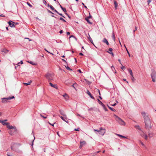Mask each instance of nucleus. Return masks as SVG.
I'll list each match as a JSON object with an SVG mask.
<instances>
[{
  "instance_id": "f257e3e1",
  "label": "nucleus",
  "mask_w": 156,
  "mask_h": 156,
  "mask_svg": "<svg viewBox=\"0 0 156 156\" xmlns=\"http://www.w3.org/2000/svg\"><path fill=\"white\" fill-rule=\"evenodd\" d=\"M144 122L145 124V128L146 129L149 130L151 128L152 126L150 119L144 120Z\"/></svg>"
},
{
  "instance_id": "f03ea898",
  "label": "nucleus",
  "mask_w": 156,
  "mask_h": 156,
  "mask_svg": "<svg viewBox=\"0 0 156 156\" xmlns=\"http://www.w3.org/2000/svg\"><path fill=\"white\" fill-rule=\"evenodd\" d=\"M15 97L14 96H12V97H9L7 98H1L2 100V103L5 104L9 102V100H10L14 98Z\"/></svg>"
},
{
  "instance_id": "7ed1b4c3",
  "label": "nucleus",
  "mask_w": 156,
  "mask_h": 156,
  "mask_svg": "<svg viewBox=\"0 0 156 156\" xmlns=\"http://www.w3.org/2000/svg\"><path fill=\"white\" fill-rule=\"evenodd\" d=\"M151 76L153 82H155L156 79V71L154 69H151Z\"/></svg>"
},
{
  "instance_id": "20e7f679",
  "label": "nucleus",
  "mask_w": 156,
  "mask_h": 156,
  "mask_svg": "<svg viewBox=\"0 0 156 156\" xmlns=\"http://www.w3.org/2000/svg\"><path fill=\"white\" fill-rule=\"evenodd\" d=\"M115 116L116 117V120L118 122L119 124L122 125H125V123L120 118L116 115H115Z\"/></svg>"
},
{
  "instance_id": "39448f33",
  "label": "nucleus",
  "mask_w": 156,
  "mask_h": 156,
  "mask_svg": "<svg viewBox=\"0 0 156 156\" xmlns=\"http://www.w3.org/2000/svg\"><path fill=\"white\" fill-rule=\"evenodd\" d=\"M45 77L49 81L53 80V77L52 75L50 73H47L45 75Z\"/></svg>"
},
{
  "instance_id": "423d86ee",
  "label": "nucleus",
  "mask_w": 156,
  "mask_h": 156,
  "mask_svg": "<svg viewBox=\"0 0 156 156\" xmlns=\"http://www.w3.org/2000/svg\"><path fill=\"white\" fill-rule=\"evenodd\" d=\"M105 132V129L101 127L99 129V134L102 136H103Z\"/></svg>"
},
{
  "instance_id": "0eeeda50",
  "label": "nucleus",
  "mask_w": 156,
  "mask_h": 156,
  "mask_svg": "<svg viewBox=\"0 0 156 156\" xmlns=\"http://www.w3.org/2000/svg\"><path fill=\"white\" fill-rule=\"evenodd\" d=\"M141 113L143 117L144 118V120L150 119L148 115H147V113H146L144 112H142Z\"/></svg>"
},
{
  "instance_id": "6e6552de",
  "label": "nucleus",
  "mask_w": 156,
  "mask_h": 156,
  "mask_svg": "<svg viewBox=\"0 0 156 156\" xmlns=\"http://www.w3.org/2000/svg\"><path fill=\"white\" fill-rule=\"evenodd\" d=\"M7 127L9 129H12L13 130H14V132H17V129L15 126H12L8 125Z\"/></svg>"
},
{
  "instance_id": "1a4fd4ad",
  "label": "nucleus",
  "mask_w": 156,
  "mask_h": 156,
  "mask_svg": "<svg viewBox=\"0 0 156 156\" xmlns=\"http://www.w3.org/2000/svg\"><path fill=\"white\" fill-rule=\"evenodd\" d=\"M13 23H15L11 21H10L8 22L9 26L11 27H15V24Z\"/></svg>"
},
{
  "instance_id": "9d476101",
  "label": "nucleus",
  "mask_w": 156,
  "mask_h": 156,
  "mask_svg": "<svg viewBox=\"0 0 156 156\" xmlns=\"http://www.w3.org/2000/svg\"><path fill=\"white\" fill-rule=\"evenodd\" d=\"M59 112L60 114L63 115L64 117H65V119H67V116L66 114H65L64 112L62 110H60L59 111Z\"/></svg>"
},
{
  "instance_id": "9b49d317",
  "label": "nucleus",
  "mask_w": 156,
  "mask_h": 156,
  "mask_svg": "<svg viewBox=\"0 0 156 156\" xmlns=\"http://www.w3.org/2000/svg\"><path fill=\"white\" fill-rule=\"evenodd\" d=\"M86 93L87 94H88L90 96V97L91 98H92L93 99H94V97L92 95L91 93L88 90H87Z\"/></svg>"
},
{
  "instance_id": "f8f14e48",
  "label": "nucleus",
  "mask_w": 156,
  "mask_h": 156,
  "mask_svg": "<svg viewBox=\"0 0 156 156\" xmlns=\"http://www.w3.org/2000/svg\"><path fill=\"white\" fill-rule=\"evenodd\" d=\"M0 122L2 123L3 125L8 126L9 124V122H6L3 120L0 119Z\"/></svg>"
},
{
  "instance_id": "ddd939ff",
  "label": "nucleus",
  "mask_w": 156,
  "mask_h": 156,
  "mask_svg": "<svg viewBox=\"0 0 156 156\" xmlns=\"http://www.w3.org/2000/svg\"><path fill=\"white\" fill-rule=\"evenodd\" d=\"M16 132H14V130H10L9 131V133L11 135H13L16 133Z\"/></svg>"
},
{
  "instance_id": "4468645a",
  "label": "nucleus",
  "mask_w": 156,
  "mask_h": 156,
  "mask_svg": "<svg viewBox=\"0 0 156 156\" xmlns=\"http://www.w3.org/2000/svg\"><path fill=\"white\" fill-rule=\"evenodd\" d=\"M63 96L64 97L66 101H67L69 98V96L68 95L66 94H65L64 95H63Z\"/></svg>"
},
{
  "instance_id": "2eb2a0df",
  "label": "nucleus",
  "mask_w": 156,
  "mask_h": 156,
  "mask_svg": "<svg viewBox=\"0 0 156 156\" xmlns=\"http://www.w3.org/2000/svg\"><path fill=\"white\" fill-rule=\"evenodd\" d=\"M49 84H50V85L52 87H54L55 89H57L58 88V87H57V85H54V84H53L52 83L50 82L49 83Z\"/></svg>"
},
{
  "instance_id": "dca6fc26",
  "label": "nucleus",
  "mask_w": 156,
  "mask_h": 156,
  "mask_svg": "<svg viewBox=\"0 0 156 156\" xmlns=\"http://www.w3.org/2000/svg\"><path fill=\"white\" fill-rule=\"evenodd\" d=\"M103 42L105 43L107 45H109V43L108 42L107 39L105 38H104L103 40Z\"/></svg>"
},
{
  "instance_id": "f3484780",
  "label": "nucleus",
  "mask_w": 156,
  "mask_h": 156,
  "mask_svg": "<svg viewBox=\"0 0 156 156\" xmlns=\"http://www.w3.org/2000/svg\"><path fill=\"white\" fill-rule=\"evenodd\" d=\"M88 35L89 36V37H87V38L89 40L90 42L92 44H93V41L91 37H90V34H88Z\"/></svg>"
},
{
  "instance_id": "a211bd4d",
  "label": "nucleus",
  "mask_w": 156,
  "mask_h": 156,
  "mask_svg": "<svg viewBox=\"0 0 156 156\" xmlns=\"http://www.w3.org/2000/svg\"><path fill=\"white\" fill-rule=\"evenodd\" d=\"M59 5L62 9L65 12V13L66 12V10L65 8H64L62 7L61 5L59 3Z\"/></svg>"
},
{
  "instance_id": "6ab92c4d",
  "label": "nucleus",
  "mask_w": 156,
  "mask_h": 156,
  "mask_svg": "<svg viewBox=\"0 0 156 156\" xmlns=\"http://www.w3.org/2000/svg\"><path fill=\"white\" fill-rule=\"evenodd\" d=\"M114 4L115 5V9H116L118 7V4L117 2L115 0L114 1Z\"/></svg>"
},
{
  "instance_id": "aec40b11",
  "label": "nucleus",
  "mask_w": 156,
  "mask_h": 156,
  "mask_svg": "<svg viewBox=\"0 0 156 156\" xmlns=\"http://www.w3.org/2000/svg\"><path fill=\"white\" fill-rule=\"evenodd\" d=\"M143 134L142 135H141L142 137L144 136V138L146 140H147V136L145 134L143 131H142Z\"/></svg>"
},
{
  "instance_id": "412c9836",
  "label": "nucleus",
  "mask_w": 156,
  "mask_h": 156,
  "mask_svg": "<svg viewBox=\"0 0 156 156\" xmlns=\"http://www.w3.org/2000/svg\"><path fill=\"white\" fill-rule=\"evenodd\" d=\"M9 51L8 50H7L6 49H3L2 50V52H4L5 53H7Z\"/></svg>"
},
{
  "instance_id": "4be33fe9",
  "label": "nucleus",
  "mask_w": 156,
  "mask_h": 156,
  "mask_svg": "<svg viewBox=\"0 0 156 156\" xmlns=\"http://www.w3.org/2000/svg\"><path fill=\"white\" fill-rule=\"evenodd\" d=\"M153 133L151 132H148V136L150 138H151L153 136Z\"/></svg>"
},
{
  "instance_id": "5701e85b",
  "label": "nucleus",
  "mask_w": 156,
  "mask_h": 156,
  "mask_svg": "<svg viewBox=\"0 0 156 156\" xmlns=\"http://www.w3.org/2000/svg\"><path fill=\"white\" fill-rule=\"evenodd\" d=\"M47 6L48 7H50V9L52 10H54V8L51 5H49V4H48L47 5Z\"/></svg>"
},
{
  "instance_id": "b1692460",
  "label": "nucleus",
  "mask_w": 156,
  "mask_h": 156,
  "mask_svg": "<svg viewBox=\"0 0 156 156\" xmlns=\"http://www.w3.org/2000/svg\"><path fill=\"white\" fill-rule=\"evenodd\" d=\"M11 149L15 151H17V149L15 147H14V146H11Z\"/></svg>"
},
{
  "instance_id": "393cba45",
  "label": "nucleus",
  "mask_w": 156,
  "mask_h": 156,
  "mask_svg": "<svg viewBox=\"0 0 156 156\" xmlns=\"http://www.w3.org/2000/svg\"><path fill=\"white\" fill-rule=\"evenodd\" d=\"M128 71L129 73H130V75H131V76H133V73L131 69H129L128 70Z\"/></svg>"
},
{
  "instance_id": "a878e982",
  "label": "nucleus",
  "mask_w": 156,
  "mask_h": 156,
  "mask_svg": "<svg viewBox=\"0 0 156 156\" xmlns=\"http://www.w3.org/2000/svg\"><path fill=\"white\" fill-rule=\"evenodd\" d=\"M85 143L86 142L85 141H80V148H81L83 146V144H82V143Z\"/></svg>"
},
{
  "instance_id": "bb28decb",
  "label": "nucleus",
  "mask_w": 156,
  "mask_h": 156,
  "mask_svg": "<svg viewBox=\"0 0 156 156\" xmlns=\"http://www.w3.org/2000/svg\"><path fill=\"white\" fill-rule=\"evenodd\" d=\"M98 103L100 104L102 106H104V105L100 101L99 99H98Z\"/></svg>"
},
{
  "instance_id": "cd10ccee",
  "label": "nucleus",
  "mask_w": 156,
  "mask_h": 156,
  "mask_svg": "<svg viewBox=\"0 0 156 156\" xmlns=\"http://www.w3.org/2000/svg\"><path fill=\"white\" fill-rule=\"evenodd\" d=\"M32 82V81L31 80H30V81H29L28 82V83H23V84H24V85H26V86H27V85H29L30 84V83H31Z\"/></svg>"
},
{
  "instance_id": "c85d7f7f",
  "label": "nucleus",
  "mask_w": 156,
  "mask_h": 156,
  "mask_svg": "<svg viewBox=\"0 0 156 156\" xmlns=\"http://www.w3.org/2000/svg\"><path fill=\"white\" fill-rule=\"evenodd\" d=\"M108 105V108H109V109H110L112 111L114 112H115L116 111V110L115 109H113V108H112V107H109L108 105Z\"/></svg>"
},
{
  "instance_id": "c756f323",
  "label": "nucleus",
  "mask_w": 156,
  "mask_h": 156,
  "mask_svg": "<svg viewBox=\"0 0 156 156\" xmlns=\"http://www.w3.org/2000/svg\"><path fill=\"white\" fill-rule=\"evenodd\" d=\"M85 20H86L87 21V22L88 23H89V24H92V23L91 22L90 20H89V19H88V18H85Z\"/></svg>"
},
{
  "instance_id": "7c9ffc66",
  "label": "nucleus",
  "mask_w": 156,
  "mask_h": 156,
  "mask_svg": "<svg viewBox=\"0 0 156 156\" xmlns=\"http://www.w3.org/2000/svg\"><path fill=\"white\" fill-rule=\"evenodd\" d=\"M116 135L118 136H119L120 137H122V138H127L126 136H123L122 135H120L119 134H117Z\"/></svg>"
},
{
  "instance_id": "2f4dec72",
  "label": "nucleus",
  "mask_w": 156,
  "mask_h": 156,
  "mask_svg": "<svg viewBox=\"0 0 156 156\" xmlns=\"http://www.w3.org/2000/svg\"><path fill=\"white\" fill-rule=\"evenodd\" d=\"M66 68L69 70L72 71V69H71L68 66H65Z\"/></svg>"
},
{
  "instance_id": "473e14b6",
  "label": "nucleus",
  "mask_w": 156,
  "mask_h": 156,
  "mask_svg": "<svg viewBox=\"0 0 156 156\" xmlns=\"http://www.w3.org/2000/svg\"><path fill=\"white\" fill-rule=\"evenodd\" d=\"M135 127L136 129H138L139 130H141V128H140L138 125H136L135 126Z\"/></svg>"
},
{
  "instance_id": "72a5a7b5",
  "label": "nucleus",
  "mask_w": 156,
  "mask_h": 156,
  "mask_svg": "<svg viewBox=\"0 0 156 156\" xmlns=\"http://www.w3.org/2000/svg\"><path fill=\"white\" fill-rule=\"evenodd\" d=\"M112 38H113V39L114 40V41H115V35L114 34V33L113 32L112 33Z\"/></svg>"
},
{
  "instance_id": "f704fd0d",
  "label": "nucleus",
  "mask_w": 156,
  "mask_h": 156,
  "mask_svg": "<svg viewBox=\"0 0 156 156\" xmlns=\"http://www.w3.org/2000/svg\"><path fill=\"white\" fill-rule=\"evenodd\" d=\"M64 121H65V119H65V117H63L62 116H59Z\"/></svg>"
},
{
  "instance_id": "c9c22d12",
  "label": "nucleus",
  "mask_w": 156,
  "mask_h": 156,
  "mask_svg": "<svg viewBox=\"0 0 156 156\" xmlns=\"http://www.w3.org/2000/svg\"><path fill=\"white\" fill-rule=\"evenodd\" d=\"M59 20H61L62 21H63L64 22H66V20H65L64 19H63L62 17L60 18Z\"/></svg>"
},
{
  "instance_id": "e433bc0d",
  "label": "nucleus",
  "mask_w": 156,
  "mask_h": 156,
  "mask_svg": "<svg viewBox=\"0 0 156 156\" xmlns=\"http://www.w3.org/2000/svg\"><path fill=\"white\" fill-rule=\"evenodd\" d=\"M131 80L133 82H134L135 80V79L134 78L133 75L132 76H131Z\"/></svg>"
},
{
  "instance_id": "4c0bfd02",
  "label": "nucleus",
  "mask_w": 156,
  "mask_h": 156,
  "mask_svg": "<svg viewBox=\"0 0 156 156\" xmlns=\"http://www.w3.org/2000/svg\"><path fill=\"white\" fill-rule=\"evenodd\" d=\"M44 50L45 51H46L48 53H50V54H51L52 55H53V54L52 53H51V52H49V51H48L46 49V48H45L44 49Z\"/></svg>"
},
{
  "instance_id": "58836bf2",
  "label": "nucleus",
  "mask_w": 156,
  "mask_h": 156,
  "mask_svg": "<svg viewBox=\"0 0 156 156\" xmlns=\"http://www.w3.org/2000/svg\"><path fill=\"white\" fill-rule=\"evenodd\" d=\"M105 111H108L107 109L106 108L105 105H104V106H102Z\"/></svg>"
},
{
  "instance_id": "ea45409f",
  "label": "nucleus",
  "mask_w": 156,
  "mask_h": 156,
  "mask_svg": "<svg viewBox=\"0 0 156 156\" xmlns=\"http://www.w3.org/2000/svg\"><path fill=\"white\" fill-rule=\"evenodd\" d=\"M121 68L123 70H124L125 69V67L124 66H123L122 64H121Z\"/></svg>"
},
{
  "instance_id": "a19ab883",
  "label": "nucleus",
  "mask_w": 156,
  "mask_h": 156,
  "mask_svg": "<svg viewBox=\"0 0 156 156\" xmlns=\"http://www.w3.org/2000/svg\"><path fill=\"white\" fill-rule=\"evenodd\" d=\"M27 5L30 7H32V5L31 4H30L29 2H27Z\"/></svg>"
},
{
  "instance_id": "79ce46f5",
  "label": "nucleus",
  "mask_w": 156,
  "mask_h": 156,
  "mask_svg": "<svg viewBox=\"0 0 156 156\" xmlns=\"http://www.w3.org/2000/svg\"><path fill=\"white\" fill-rule=\"evenodd\" d=\"M76 85V83H74L72 85V87H73L74 89H75V86Z\"/></svg>"
},
{
  "instance_id": "37998d69",
  "label": "nucleus",
  "mask_w": 156,
  "mask_h": 156,
  "mask_svg": "<svg viewBox=\"0 0 156 156\" xmlns=\"http://www.w3.org/2000/svg\"><path fill=\"white\" fill-rule=\"evenodd\" d=\"M21 63V64H22L23 63V62L22 61H21L20 62L18 63L17 65V66H19V64Z\"/></svg>"
},
{
  "instance_id": "c03bdc74",
  "label": "nucleus",
  "mask_w": 156,
  "mask_h": 156,
  "mask_svg": "<svg viewBox=\"0 0 156 156\" xmlns=\"http://www.w3.org/2000/svg\"><path fill=\"white\" fill-rule=\"evenodd\" d=\"M30 63L31 64H32V65H36V63H34V62H33L31 61L30 62Z\"/></svg>"
},
{
  "instance_id": "a18cd8bd",
  "label": "nucleus",
  "mask_w": 156,
  "mask_h": 156,
  "mask_svg": "<svg viewBox=\"0 0 156 156\" xmlns=\"http://www.w3.org/2000/svg\"><path fill=\"white\" fill-rule=\"evenodd\" d=\"M40 116L41 117H42L44 119H46L47 118L46 116H44L42 115L41 114H40Z\"/></svg>"
},
{
  "instance_id": "49530a36",
  "label": "nucleus",
  "mask_w": 156,
  "mask_h": 156,
  "mask_svg": "<svg viewBox=\"0 0 156 156\" xmlns=\"http://www.w3.org/2000/svg\"><path fill=\"white\" fill-rule=\"evenodd\" d=\"M108 53L111 54L112 56H114V54L112 52H110L109 51H107Z\"/></svg>"
},
{
  "instance_id": "de8ad7c7",
  "label": "nucleus",
  "mask_w": 156,
  "mask_h": 156,
  "mask_svg": "<svg viewBox=\"0 0 156 156\" xmlns=\"http://www.w3.org/2000/svg\"><path fill=\"white\" fill-rule=\"evenodd\" d=\"M112 48H110L109 49H108V51H109L110 52H112Z\"/></svg>"
},
{
  "instance_id": "09e8293b",
  "label": "nucleus",
  "mask_w": 156,
  "mask_h": 156,
  "mask_svg": "<svg viewBox=\"0 0 156 156\" xmlns=\"http://www.w3.org/2000/svg\"><path fill=\"white\" fill-rule=\"evenodd\" d=\"M43 3L45 5H46L47 2L45 0H43Z\"/></svg>"
},
{
  "instance_id": "8fccbe9b",
  "label": "nucleus",
  "mask_w": 156,
  "mask_h": 156,
  "mask_svg": "<svg viewBox=\"0 0 156 156\" xmlns=\"http://www.w3.org/2000/svg\"><path fill=\"white\" fill-rule=\"evenodd\" d=\"M48 123L50 125H51L52 126H54V124L55 123V122L53 124L49 122H48Z\"/></svg>"
},
{
  "instance_id": "3c124183",
  "label": "nucleus",
  "mask_w": 156,
  "mask_h": 156,
  "mask_svg": "<svg viewBox=\"0 0 156 156\" xmlns=\"http://www.w3.org/2000/svg\"><path fill=\"white\" fill-rule=\"evenodd\" d=\"M47 10H48V12L49 13H51V14H53V13L52 12H51V11H50V10H48V9H47Z\"/></svg>"
},
{
  "instance_id": "603ef678",
  "label": "nucleus",
  "mask_w": 156,
  "mask_h": 156,
  "mask_svg": "<svg viewBox=\"0 0 156 156\" xmlns=\"http://www.w3.org/2000/svg\"><path fill=\"white\" fill-rule=\"evenodd\" d=\"M58 14H59V15H60V16H62V17H63L65 18V17L62 15V13H59V12H58Z\"/></svg>"
},
{
  "instance_id": "864d4df0",
  "label": "nucleus",
  "mask_w": 156,
  "mask_h": 156,
  "mask_svg": "<svg viewBox=\"0 0 156 156\" xmlns=\"http://www.w3.org/2000/svg\"><path fill=\"white\" fill-rule=\"evenodd\" d=\"M77 115L78 116H79L81 117H82L83 119H84V118L81 115H80V114H79L78 113L77 114Z\"/></svg>"
},
{
  "instance_id": "5fc2aeb1",
  "label": "nucleus",
  "mask_w": 156,
  "mask_h": 156,
  "mask_svg": "<svg viewBox=\"0 0 156 156\" xmlns=\"http://www.w3.org/2000/svg\"><path fill=\"white\" fill-rule=\"evenodd\" d=\"M126 51H127V53H128V55H129V56L130 57V54L128 50L126 48Z\"/></svg>"
},
{
  "instance_id": "6e6d98bb",
  "label": "nucleus",
  "mask_w": 156,
  "mask_h": 156,
  "mask_svg": "<svg viewBox=\"0 0 156 156\" xmlns=\"http://www.w3.org/2000/svg\"><path fill=\"white\" fill-rule=\"evenodd\" d=\"M140 144L142 146H144V144H143V143L141 141H140Z\"/></svg>"
},
{
  "instance_id": "4d7b16f0",
  "label": "nucleus",
  "mask_w": 156,
  "mask_h": 156,
  "mask_svg": "<svg viewBox=\"0 0 156 156\" xmlns=\"http://www.w3.org/2000/svg\"><path fill=\"white\" fill-rule=\"evenodd\" d=\"M82 4L83 5V6L85 8L87 9V6L85 5L84 4L83 2H82Z\"/></svg>"
},
{
  "instance_id": "13d9d810",
  "label": "nucleus",
  "mask_w": 156,
  "mask_h": 156,
  "mask_svg": "<svg viewBox=\"0 0 156 156\" xmlns=\"http://www.w3.org/2000/svg\"><path fill=\"white\" fill-rule=\"evenodd\" d=\"M94 131H97L98 132V133L99 132V129H94Z\"/></svg>"
},
{
  "instance_id": "bf43d9fd",
  "label": "nucleus",
  "mask_w": 156,
  "mask_h": 156,
  "mask_svg": "<svg viewBox=\"0 0 156 156\" xmlns=\"http://www.w3.org/2000/svg\"><path fill=\"white\" fill-rule=\"evenodd\" d=\"M137 30V27H135V30H133V32L134 33L135 31H136Z\"/></svg>"
},
{
  "instance_id": "052dcab7",
  "label": "nucleus",
  "mask_w": 156,
  "mask_h": 156,
  "mask_svg": "<svg viewBox=\"0 0 156 156\" xmlns=\"http://www.w3.org/2000/svg\"><path fill=\"white\" fill-rule=\"evenodd\" d=\"M71 37H74L76 38L73 35H71L69 37V38H70Z\"/></svg>"
},
{
  "instance_id": "680f3d73",
  "label": "nucleus",
  "mask_w": 156,
  "mask_h": 156,
  "mask_svg": "<svg viewBox=\"0 0 156 156\" xmlns=\"http://www.w3.org/2000/svg\"><path fill=\"white\" fill-rule=\"evenodd\" d=\"M62 60L64 62H65L66 64H67V62L64 59H62Z\"/></svg>"
},
{
  "instance_id": "e2e57ef3",
  "label": "nucleus",
  "mask_w": 156,
  "mask_h": 156,
  "mask_svg": "<svg viewBox=\"0 0 156 156\" xmlns=\"http://www.w3.org/2000/svg\"><path fill=\"white\" fill-rule=\"evenodd\" d=\"M54 10V12H56L57 14L58 13V12L56 9H54V10Z\"/></svg>"
},
{
  "instance_id": "0e129e2a",
  "label": "nucleus",
  "mask_w": 156,
  "mask_h": 156,
  "mask_svg": "<svg viewBox=\"0 0 156 156\" xmlns=\"http://www.w3.org/2000/svg\"><path fill=\"white\" fill-rule=\"evenodd\" d=\"M65 14L67 16H68V17L69 18H71V17L68 14H67L66 12L65 13Z\"/></svg>"
},
{
  "instance_id": "69168bd1",
  "label": "nucleus",
  "mask_w": 156,
  "mask_h": 156,
  "mask_svg": "<svg viewBox=\"0 0 156 156\" xmlns=\"http://www.w3.org/2000/svg\"><path fill=\"white\" fill-rule=\"evenodd\" d=\"M151 2V0H148L147 1V2L148 5H149L150 2Z\"/></svg>"
},
{
  "instance_id": "338daca9",
  "label": "nucleus",
  "mask_w": 156,
  "mask_h": 156,
  "mask_svg": "<svg viewBox=\"0 0 156 156\" xmlns=\"http://www.w3.org/2000/svg\"><path fill=\"white\" fill-rule=\"evenodd\" d=\"M78 71L79 73H82L81 71V70H80V69H78Z\"/></svg>"
},
{
  "instance_id": "774afa93",
  "label": "nucleus",
  "mask_w": 156,
  "mask_h": 156,
  "mask_svg": "<svg viewBox=\"0 0 156 156\" xmlns=\"http://www.w3.org/2000/svg\"><path fill=\"white\" fill-rule=\"evenodd\" d=\"M0 16H1V17H5V16L4 15H3V14H1L0 15Z\"/></svg>"
}]
</instances>
